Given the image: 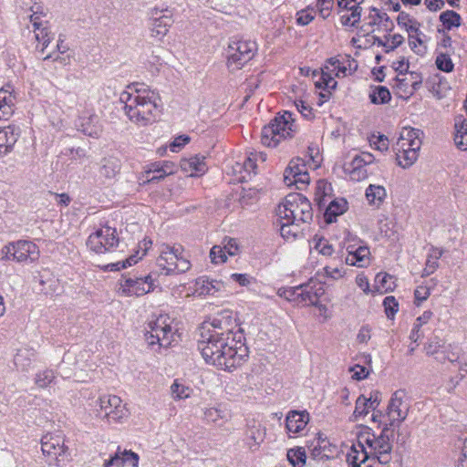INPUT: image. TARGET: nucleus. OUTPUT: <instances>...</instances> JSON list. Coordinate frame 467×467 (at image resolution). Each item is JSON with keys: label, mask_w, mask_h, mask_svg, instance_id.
<instances>
[{"label": "nucleus", "mask_w": 467, "mask_h": 467, "mask_svg": "<svg viewBox=\"0 0 467 467\" xmlns=\"http://www.w3.org/2000/svg\"><path fill=\"white\" fill-rule=\"evenodd\" d=\"M13 88L6 85L0 89V120L7 119L14 113L15 96Z\"/></svg>", "instance_id": "5701e85b"}, {"label": "nucleus", "mask_w": 467, "mask_h": 467, "mask_svg": "<svg viewBox=\"0 0 467 467\" xmlns=\"http://www.w3.org/2000/svg\"><path fill=\"white\" fill-rule=\"evenodd\" d=\"M383 306L388 318L392 319L399 310V304L396 298L392 296H386L383 300Z\"/></svg>", "instance_id": "13d9d810"}, {"label": "nucleus", "mask_w": 467, "mask_h": 467, "mask_svg": "<svg viewBox=\"0 0 467 467\" xmlns=\"http://www.w3.org/2000/svg\"><path fill=\"white\" fill-rule=\"evenodd\" d=\"M352 181L360 182L368 178V168L358 164V161H351L348 167L346 168Z\"/></svg>", "instance_id": "58836bf2"}, {"label": "nucleus", "mask_w": 467, "mask_h": 467, "mask_svg": "<svg viewBox=\"0 0 467 467\" xmlns=\"http://www.w3.org/2000/svg\"><path fill=\"white\" fill-rule=\"evenodd\" d=\"M30 22L32 24L36 41L42 45L40 51L43 53L53 38L47 26V21H44L37 12H34L30 16Z\"/></svg>", "instance_id": "6ab92c4d"}, {"label": "nucleus", "mask_w": 467, "mask_h": 467, "mask_svg": "<svg viewBox=\"0 0 467 467\" xmlns=\"http://www.w3.org/2000/svg\"><path fill=\"white\" fill-rule=\"evenodd\" d=\"M454 142L458 149L467 150V121L462 116L455 118V136Z\"/></svg>", "instance_id": "7c9ffc66"}, {"label": "nucleus", "mask_w": 467, "mask_h": 467, "mask_svg": "<svg viewBox=\"0 0 467 467\" xmlns=\"http://www.w3.org/2000/svg\"><path fill=\"white\" fill-rule=\"evenodd\" d=\"M334 75L328 72L325 67L322 68L321 78L317 82L318 88H329L337 86V81L334 79Z\"/></svg>", "instance_id": "052dcab7"}, {"label": "nucleus", "mask_w": 467, "mask_h": 467, "mask_svg": "<svg viewBox=\"0 0 467 467\" xmlns=\"http://www.w3.org/2000/svg\"><path fill=\"white\" fill-rule=\"evenodd\" d=\"M119 100L129 119L138 126L145 127L156 121L159 113L160 97L153 90L136 88L123 91Z\"/></svg>", "instance_id": "f03ea898"}, {"label": "nucleus", "mask_w": 467, "mask_h": 467, "mask_svg": "<svg viewBox=\"0 0 467 467\" xmlns=\"http://www.w3.org/2000/svg\"><path fill=\"white\" fill-rule=\"evenodd\" d=\"M332 192L333 189L331 183L327 182L326 180H318L317 182L314 201L319 209L325 207L327 202L332 200Z\"/></svg>", "instance_id": "bb28decb"}, {"label": "nucleus", "mask_w": 467, "mask_h": 467, "mask_svg": "<svg viewBox=\"0 0 467 467\" xmlns=\"http://www.w3.org/2000/svg\"><path fill=\"white\" fill-rule=\"evenodd\" d=\"M192 389L181 384L178 379H175L171 386V393L174 400H184L191 396Z\"/></svg>", "instance_id": "8fccbe9b"}, {"label": "nucleus", "mask_w": 467, "mask_h": 467, "mask_svg": "<svg viewBox=\"0 0 467 467\" xmlns=\"http://www.w3.org/2000/svg\"><path fill=\"white\" fill-rule=\"evenodd\" d=\"M398 25L404 27L409 35L418 33L420 24L415 20L411 19L410 16L404 12H400L397 18Z\"/></svg>", "instance_id": "49530a36"}, {"label": "nucleus", "mask_w": 467, "mask_h": 467, "mask_svg": "<svg viewBox=\"0 0 467 467\" xmlns=\"http://www.w3.org/2000/svg\"><path fill=\"white\" fill-rule=\"evenodd\" d=\"M432 313L431 311H425L420 317H417L410 335V339L412 342L416 343L423 337V333L421 332L420 328L424 324L429 322Z\"/></svg>", "instance_id": "e433bc0d"}, {"label": "nucleus", "mask_w": 467, "mask_h": 467, "mask_svg": "<svg viewBox=\"0 0 467 467\" xmlns=\"http://www.w3.org/2000/svg\"><path fill=\"white\" fill-rule=\"evenodd\" d=\"M334 260H337L338 264H336L335 266L333 265H327L324 267V272L326 276L334 279L338 280L341 277L344 276L345 271L343 267V259L342 256L335 257Z\"/></svg>", "instance_id": "de8ad7c7"}, {"label": "nucleus", "mask_w": 467, "mask_h": 467, "mask_svg": "<svg viewBox=\"0 0 467 467\" xmlns=\"http://www.w3.org/2000/svg\"><path fill=\"white\" fill-rule=\"evenodd\" d=\"M440 20L450 30L460 26L461 16L454 11H445L441 14Z\"/></svg>", "instance_id": "864d4df0"}, {"label": "nucleus", "mask_w": 467, "mask_h": 467, "mask_svg": "<svg viewBox=\"0 0 467 467\" xmlns=\"http://www.w3.org/2000/svg\"><path fill=\"white\" fill-rule=\"evenodd\" d=\"M167 316H160L154 321L148 324L150 328L145 334V339L149 345L159 344L161 348H169L171 345L173 333L168 323Z\"/></svg>", "instance_id": "9d476101"}, {"label": "nucleus", "mask_w": 467, "mask_h": 467, "mask_svg": "<svg viewBox=\"0 0 467 467\" xmlns=\"http://www.w3.org/2000/svg\"><path fill=\"white\" fill-rule=\"evenodd\" d=\"M137 262L138 259L136 258V255H130V257L124 260H118L116 262L107 264L102 266V269L104 271L117 272L121 269H125L128 266H131L132 265H135Z\"/></svg>", "instance_id": "09e8293b"}, {"label": "nucleus", "mask_w": 467, "mask_h": 467, "mask_svg": "<svg viewBox=\"0 0 467 467\" xmlns=\"http://www.w3.org/2000/svg\"><path fill=\"white\" fill-rule=\"evenodd\" d=\"M290 177L291 179L289 181L284 180L287 186L296 185L297 189H301L302 185H306L309 182V174L307 171L297 175L292 174Z\"/></svg>", "instance_id": "680f3d73"}, {"label": "nucleus", "mask_w": 467, "mask_h": 467, "mask_svg": "<svg viewBox=\"0 0 467 467\" xmlns=\"http://www.w3.org/2000/svg\"><path fill=\"white\" fill-rule=\"evenodd\" d=\"M441 256V251L437 248L432 247L431 253L428 255L425 267L422 272L423 276H428L431 275L439 265V258Z\"/></svg>", "instance_id": "37998d69"}, {"label": "nucleus", "mask_w": 467, "mask_h": 467, "mask_svg": "<svg viewBox=\"0 0 467 467\" xmlns=\"http://www.w3.org/2000/svg\"><path fill=\"white\" fill-rule=\"evenodd\" d=\"M75 126L78 131L92 138H99L103 131L100 118L97 114L88 111L78 117Z\"/></svg>", "instance_id": "f3484780"}, {"label": "nucleus", "mask_w": 467, "mask_h": 467, "mask_svg": "<svg viewBox=\"0 0 467 467\" xmlns=\"http://www.w3.org/2000/svg\"><path fill=\"white\" fill-rule=\"evenodd\" d=\"M280 220L289 223H309L313 219L310 202L303 194L294 192L286 195L276 210Z\"/></svg>", "instance_id": "7ed1b4c3"}, {"label": "nucleus", "mask_w": 467, "mask_h": 467, "mask_svg": "<svg viewBox=\"0 0 467 467\" xmlns=\"http://www.w3.org/2000/svg\"><path fill=\"white\" fill-rule=\"evenodd\" d=\"M454 449L459 452L455 466L467 467V437L457 439L454 442Z\"/></svg>", "instance_id": "ea45409f"}, {"label": "nucleus", "mask_w": 467, "mask_h": 467, "mask_svg": "<svg viewBox=\"0 0 467 467\" xmlns=\"http://www.w3.org/2000/svg\"><path fill=\"white\" fill-rule=\"evenodd\" d=\"M156 262L165 275L184 273L191 267L190 262L182 255L181 246L162 244Z\"/></svg>", "instance_id": "0eeeda50"}, {"label": "nucleus", "mask_w": 467, "mask_h": 467, "mask_svg": "<svg viewBox=\"0 0 467 467\" xmlns=\"http://www.w3.org/2000/svg\"><path fill=\"white\" fill-rule=\"evenodd\" d=\"M312 243L314 244V249L324 256H332L335 253L332 244H329L328 240L322 236L315 235Z\"/></svg>", "instance_id": "c03bdc74"}, {"label": "nucleus", "mask_w": 467, "mask_h": 467, "mask_svg": "<svg viewBox=\"0 0 467 467\" xmlns=\"http://www.w3.org/2000/svg\"><path fill=\"white\" fill-rule=\"evenodd\" d=\"M386 196V189L381 185L370 184L366 190V197L370 204L379 206Z\"/></svg>", "instance_id": "f704fd0d"}, {"label": "nucleus", "mask_w": 467, "mask_h": 467, "mask_svg": "<svg viewBox=\"0 0 467 467\" xmlns=\"http://www.w3.org/2000/svg\"><path fill=\"white\" fill-rule=\"evenodd\" d=\"M443 347V342L439 337H433L424 346V350L427 355L433 356L438 354L439 349Z\"/></svg>", "instance_id": "e2e57ef3"}, {"label": "nucleus", "mask_w": 467, "mask_h": 467, "mask_svg": "<svg viewBox=\"0 0 467 467\" xmlns=\"http://www.w3.org/2000/svg\"><path fill=\"white\" fill-rule=\"evenodd\" d=\"M121 162L115 156L104 157L99 166L98 174L95 182L99 185L111 184V182L119 174Z\"/></svg>", "instance_id": "dca6fc26"}, {"label": "nucleus", "mask_w": 467, "mask_h": 467, "mask_svg": "<svg viewBox=\"0 0 467 467\" xmlns=\"http://www.w3.org/2000/svg\"><path fill=\"white\" fill-rule=\"evenodd\" d=\"M198 285L197 291L200 295H213L223 287V284L217 280H209L208 278L200 277L196 281Z\"/></svg>", "instance_id": "72a5a7b5"}, {"label": "nucleus", "mask_w": 467, "mask_h": 467, "mask_svg": "<svg viewBox=\"0 0 467 467\" xmlns=\"http://www.w3.org/2000/svg\"><path fill=\"white\" fill-rule=\"evenodd\" d=\"M41 449L44 454L57 458L66 452L65 439L60 434H46L41 440Z\"/></svg>", "instance_id": "a211bd4d"}, {"label": "nucleus", "mask_w": 467, "mask_h": 467, "mask_svg": "<svg viewBox=\"0 0 467 467\" xmlns=\"http://www.w3.org/2000/svg\"><path fill=\"white\" fill-rule=\"evenodd\" d=\"M394 429L386 424L380 434L376 436L373 433L366 432L358 438L370 450L369 454L372 460L377 459L381 464H388L391 461V451L393 447Z\"/></svg>", "instance_id": "39448f33"}, {"label": "nucleus", "mask_w": 467, "mask_h": 467, "mask_svg": "<svg viewBox=\"0 0 467 467\" xmlns=\"http://www.w3.org/2000/svg\"><path fill=\"white\" fill-rule=\"evenodd\" d=\"M161 162H153L149 165H147L145 171L141 173L140 180L141 181L140 184H144L143 182L145 180L152 178L153 175H161Z\"/></svg>", "instance_id": "69168bd1"}, {"label": "nucleus", "mask_w": 467, "mask_h": 467, "mask_svg": "<svg viewBox=\"0 0 467 467\" xmlns=\"http://www.w3.org/2000/svg\"><path fill=\"white\" fill-rule=\"evenodd\" d=\"M368 402V400L363 395H360L357 399L355 410L353 413L356 420H358V418H361L363 416H366L368 413L369 410H371V408Z\"/></svg>", "instance_id": "6e6d98bb"}, {"label": "nucleus", "mask_w": 467, "mask_h": 467, "mask_svg": "<svg viewBox=\"0 0 467 467\" xmlns=\"http://www.w3.org/2000/svg\"><path fill=\"white\" fill-rule=\"evenodd\" d=\"M56 379L55 372L52 369H45L36 374L35 384L41 388H47Z\"/></svg>", "instance_id": "3c124183"}, {"label": "nucleus", "mask_w": 467, "mask_h": 467, "mask_svg": "<svg viewBox=\"0 0 467 467\" xmlns=\"http://www.w3.org/2000/svg\"><path fill=\"white\" fill-rule=\"evenodd\" d=\"M324 67L335 77L340 78L347 75V67L337 57H330L326 61Z\"/></svg>", "instance_id": "a18cd8bd"}, {"label": "nucleus", "mask_w": 467, "mask_h": 467, "mask_svg": "<svg viewBox=\"0 0 467 467\" xmlns=\"http://www.w3.org/2000/svg\"><path fill=\"white\" fill-rule=\"evenodd\" d=\"M369 141L378 150L386 151L389 149V140L384 135H373Z\"/></svg>", "instance_id": "774afa93"}, {"label": "nucleus", "mask_w": 467, "mask_h": 467, "mask_svg": "<svg viewBox=\"0 0 467 467\" xmlns=\"http://www.w3.org/2000/svg\"><path fill=\"white\" fill-rule=\"evenodd\" d=\"M306 171L307 169L306 166V162L303 159H294L289 162L287 168L285 170L284 180L289 181L291 179L290 176H292V174L297 175Z\"/></svg>", "instance_id": "79ce46f5"}, {"label": "nucleus", "mask_w": 467, "mask_h": 467, "mask_svg": "<svg viewBox=\"0 0 467 467\" xmlns=\"http://www.w3.org/2000/svg\"><path fill=\"white\" fill-rule=\"evenodd\" d=\"M286 457L293 467H304L306 465V454L303 447L289 449Z\"/></svg>", "instance_id": "4c0bfd02"}, {"label": "nucleus", "mask_w": 467, "mask_h": 467, "mask_svg": "<svg viewBox=\"0 0 467 467\" xmlns=\"http://www.w3.org/2000/svg\"><path fill=\"white\" fill-rule=\"evenodd\" d=\"M347 204L348 202L345 199L330 200L324 207V218L326 223H331L338 215L343 214L347 210Z\"/></svg>", "instance_id": "c85d7f7f"}, {"label": "nucleus", "mask_w": 467, "mask_h": 467, "mask_svg": "<svg viewBox=\"0 0 467 467\" xmlns=\"http://www.w3.org/2000/svg\"><path fill=\"white\" fill-rule=\"evenodd\" d=\"M309 421L307 411L291 410L286 415L285 427L288 433L296 434L303 431Z\"/></svg>", "instance_id": "4be33fe9"}, {"label": "nucleus", "mask_w": 467, "mask_h": 467, "mask_svg": "<svg viewBox=\"0 0 467 467\" xmlns=\"http://www.w3.org/2000/svg\"><path fill=\"white\" fill-rule=\"evenodd\" d=\"M420 34L419 30L418 33L409 35V45L411 50L420 55L424 54L426 51V47L422 45L423 41L420 38Z\"/></svg>", "instance_id": "4d7b16f0"}, {"label": "nucleus", "mask_w": 467, "mask_h": 467, "mask_svg": "<svg viewBox=\"0 0 467 467\" xmlns=\"http://www.w3.org/2000/svg\"><path fill=\"white\" fill-rule=\"evenodd\" d=\"M348 255L345 258V263L348 265L358 267H365L368 265L370 251L366 245H360L354 249L352 245L347 248Z\"/></svg>", "instance_id": "aec40b11"}, {"label": "nucleus", "mask_w": 467, "mask_h": 467, "mask_svg": "<svg viewBox=\"0 0 467 467\" xmlns=\"http://www.w3.org/2000/svg\"><path fill=\"white\" fill-rule=\"evenodd\" d=\"M391 99L389 90L383 86L375 87L369 94V99L373 104H385Z\"/></svg>", "instance_id": "a19ab883"}, {"label": "nucleus", "mask_w": 467, "mask_h": 467, "mask_svg": "<svg viewBox=\"0 0 467 467\" xmlns=\"http://www.w3.org/2000/svg\"><path fill=\"white\" fill-rule=\"evenodd\" d=\"M150 14L151 36L159 39L163 38L174 22L173 11L169 8L154 7Z\"/></svg>", "instance_id": "4468645a"}, {"label": "nucleus", "mask_w": 467, "mask_h": 467, "mask_svg": "<svg viewBox=\"0 0 467 467\" xmlns=\"http://www.w3.org/2000/svg\"><path fill=\"white\" fill-rule=\"evenodd\" d=\"M435 64L440 70L444 72H451L454 67L450 56L443 53L437 56Z\"/></svg>", "instance_id": "bf43d9fd"}, {"label": "nucleus", "mask_w": 467, "mask_h": 467, "mask_svg": "<svg viewBox=\"0 0 467 467\" xmlns=\"http://www.w3.org/2000/svg\"><path fill=\"white\" fill-rule=\"evenodd\" d=\"M256 50V44L250 40L233 41L229 44L228 63L237 67L252 59Z\"/></svg>", "instance_id": "2eb2a0df"}, {"label": "nucleus", "mask_w": 467, "mask_h": 467, "mask_svg": "<svg viewBox=\"0 0 467 467\" xmlns=\"http://www.w3.org/2000/svg\"><path fill=\"white\" fill-rule=\"evenodd\" d=\"M151 275L145 277H127L119 282V293L124 296H141L154 288Z\"/></svg>", "instance_id": "ddd939ff"}, {"label": "nucleus", "mask_w": 467, "mask_h": 467, "mask_svg": "<svg viewBox=\"0 0 467 467\" xmlns=\"http://www.w3.org/2000/svg\"><path fill=\"white\" fill-rule=\"evenodd\" d=\"M225 418H226V415H225L224 411L220 410L216 408H209V409H206L204 411V419L210 422L218 423V421L220 420H222V421H223L225 420Z\"/></svg>", "instance_id": "0e129e2a"}, {"label": "nucleus", "mask_w": 467, "mask_h": 467, "mask_svg": "<svg viewBox=\"0 0 467 467\" xmlns=\"http://www.w3.org/2000/svg\"><path fill=\"white\" fill-rule=\"evenodd\" d=\"M36 350L31 348H23L17 350L14 363L17 369L28 371L36 358Z\"/></svg>", "instance_id": "cd10ccee"}, {"label": "nucleus", "mask_w": 467, "mask_h": 467, "mask_svg": "<svg viewBox=\"0 0 467 467\" xmlns=\"http://www.w3.org/2000/svg\"><path fill=\"white\" fill-rule=\"evenodd\" d=\"M198 349L207 364L228 371L244 364L249 354L242 329L230 310L202 325Z\"/></svg>", "instance_id": "f257e3e1"}, {"label": "nucleus", "mask_w": 467, "mask_h": 467, "mask_svg": "<svg viewBox=\"0 0 467 467\" xmlns=\"http://www.w3.org/2000/svg\"><path fill=\"white\" fill-rule=\"evenodd\" d=\"M395 80L397 82V88L402 90L406 94L412 95L420 88L422 83V77L417 72H410L409 76H407V73H404V75L397 76Z\"/></svg>", "instance_id": "412c9836"}, {"label": "nucleus", "mask_w": 467, "mask_h": 467, "mask_svg": "<svg viewBox=\"0 0 467 467\" xmlns=\"http://www.w3.org/2000/svg\"><path fill=\"white\" fill-rule=\"evenodd\" d=\"M350 11V15H344L341 16V23L343 26H356L361 17L362 8L360 7V3H356L355 8Z\"/></svg>", "instance_id": "5fc2aeb1"}, {"label": "nucleus", "mask_w": 467, "mask_h": 467, "mask_svg": "<svg viewBox=\"0 0 467 467\" xmlns=\"http://www.w3.org/2000/svg\"><path fill=\"white\" fill-rule=\"evenodd\" d=\"M365 460H372V457L369 452L367 451L363 441L358 438V444L353 445L350 452L348 454L347 462L352 467H356V465L360 464V462Z\"/></svg>", "instance_id": "c756f323"}, {"label": "nucleus", "mask_w": 467, "mask_h": 467, "mask_svg": "<svg viewBox=\"0 0 467 467\" xmlns=\"http://www.w3.org/2000/svg\"><path fill=\"white\" fill-rule=\"evenodd\" d=\"M119 238L116 228L103 226L92 233L88 240L87 246L96 254L113 252L119 245Z\"/></svg>", "instance_id": "1a4fd4ad"}, {"label": "nucleus", "mask_w": 467, "mask_h": 467, "mask_svg": "<svg viewBox=\"0 0 467 467\" xmlns=\"http://www.w3.org/2000/svg\"><path fill=\"white\" fill-rule=\"evenodd\" d=\"M300 223H289L288 220H280V234L285 240H295L301 234Z\"/></svg>", "instance_id": "473e14b6"}, {"label": "nucleus", "mask_w": 467, "mask_h": 467, "mask_svg": "<svg viewBox=\"0 0 467 467\" xmlns=\"http://www.w3.org/2000/svg\"><path fill=\"white\" fill-rule=\"evenodd\" d=\"M410 410V404L407 400V393L403 389L396 390L388 404L386 417V424L389 427H399L407 418Z\"/></svg>", "instance_id": "9b49d317"}, {"label": "nucleus", "mask_w": 467, "mask_h": 467, "mask_svg": "<svg viewBox=\"0 0 467 467\" xmlns=\"http://www.w3.org/2000/svg\"><path fill=\"white\" fill-rule=\"evenodd\" d=\"M99 407L104 412L108 422H121L129 417V410L122 403L119 397L116 395H104L99 398Z\"/></svg>", "instance_id": "f8f14e48"}, {"label": "nucleus", "mask_w": 467, "mask_h": 467, "mask_svg": "<svg viewBox=\"0 0 467 467\" xmlns=\"http://www.w3.org/2000/svg\"><path fill=\"white\" fill-rule=\"evenodd\" d=\"M396 286L394 276L387 273H379L375 277L374 288L379 294L392 291Z\"/></svg>", "instance_id": "2f4dec72"}, {"label": "nucleus", "mask_w": 467, "mask_h": 467, "mask_svg": "<svg viewBox=\"0 0 467 467\" xmlns=\"http://www.w3.org/2000/svg\"><path fill=\"white\" fill-rule=\"evenodd\" d=\"M246 445L251 451H255L259 449L260 444L265 438V429L261 424L254 422L252 425L247 426L245 432Z\"/></svg>", "instance_id": "b1692460"}, {"label": "nucleus", "mask_w": 467, "mask_h": 467, "mask_svg": "<svg viewBox=\"0 0 467 467\" xmlns=\"http://www.w3.org/2000/svg\"><path fill=\"white\" fill-rule=\"evenodd\" d=\"M18 137V130L15 126L0 129V157L11 150Z\"/></svg>", "instance_id": "393cba45"}, {"label": "nucleus", "mask_w": 467, "mask_h": 467, "mask_svg": "<svg viewBox=\"0 0 467 467\" xmlns=\"http://www.w3.org/2000/svg\"><path fill=\"white\" fill-rule=\"evenodd\" d=\"M294 132L295 123L292 113L285 111L263 128L261 140L267 147H275L282 140L291 138Z\"/></svg>", "instance_id": "423d86ee"}, {"label": "nucleus", "mask_w": 467, "mask_h": 467, "mask_svg": "<svg viewBox=\"0 0 467 467\" xmlns=\"http://www.w3.org/2000/svg\"><path fill=\"white\" fill-rule=\"evenodd\" d=\"M161 162V175H153L152 178L145 180L143 183L159 182L163 180L166 176L173 174L175 172V165L170 161H160Z\"/></svg>", "instance_id": "603ef678"}, {"label": "nucleus", "mask_w": 467, "mask_h": 467, "mask_svg": "<svg viewBox=\"0 0 467 467\" xmlns=\"http://www.w3.org/2000/svg\"><path fill=\"white\" fill-rule=\"evenodd\" d=\"M1 252L3 260H14L18 263L36 262L40 254L37 245L27 240L8 243Z\"/></svg>", "instance_id": "6e6552de"}, {"label": "nucleus", "mask_w": 467, "mask_h": 467, "mask_svg": "<svg viewBox=\"0 0 467 467\" xmlns=\"http://www.w3.org/2000/svg\"><path fill=\"white\" fill-rule=\"evenodd\" d=\"M289 294V296L292 295H296L297 297H301V302H304L307 305L317 306V302L316 299H314L312 296H314V291H313V285L311 283L302 285L296 288L294 292L287 291Z\"/></svg>", "instance_id": "c9c22d12"}, {"label": "nucleus", "mask_w": 467, "mask_h": 467, "mask_svg": "<svg viewBox=\"0 0 467 467\" xmlns=\"http://www.w3.org/2000/svg\"><path fill=\"white\" fill-rule=\"evenodd\" d=\"M421 131L413 128H403L393 149L398 164L402 168L410 167L419 157L421 147Z\"/></svg>", "instance_id": "20e7f679"}, {"label": "nucleus", "mask_w": 467, "mask_h": 467, "mask_svg": "<svg viewBox=\"0 0 467 467\" xmlns=\"http://www.w3.org/2000/svg\"><path fill=\"white\" fill-rule=\"evenodd\" d=\"M181 167L184 171L190 172L191 176L202 175L207 171L205 157L199 155L183 159L181 161Z\"/></svg>", "instance_id": "a878e982"}, {"label": "nucleus", "mask_w": 467, "mask_h": 467, "mask_svg": "<svg viewBox=\"0 0 467 467\" xmlns=\"http://www.w3.org/2000/svg\"><path fill=\"white\" fill-rule=\"evenodd\" d=\"M210 258L213 264H223L226 261V253L220 245H214L210 251Z\"/></svg>", "instance_id": "338daca9"}]
</instances>
